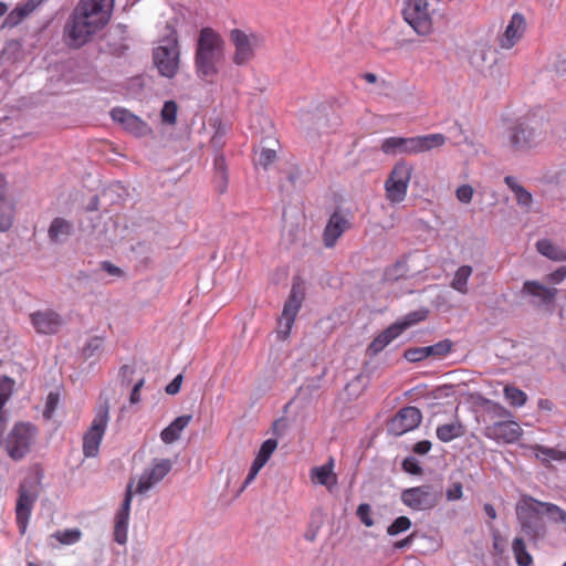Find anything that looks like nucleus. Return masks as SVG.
I'll return each instance as SVG.
<instances>
[{"label": "nucleus", "instance_id": "nucleus-1", "mask_svg": "<svg viewBox=\"0 0 566 566\" xmlns=\"http://www.w3.org/2000/svg\"><path fill=\"white\" fill-rule=\"evenodd\" d=\"M114 0H80L71 13L64 33L71 46L86 44L109 21Z\"/></svg>", "mask_w": 566, "mask_h": 566}, {"label": "nucleus", "instance_id": "nucleus-2", "mask_svg": "<svg viewBox=\"0 0 566 566\" xmlns=\"http://www.w3.org/2000/svg\"><path fill=\"white\" fill-rule=\"evenodd\" d=\"M172 469L169 459L154 460L151 467L145 469L137 480L132 479L126 488L124 501L115 516V539L119 544L127 541V527L130 504L134 494H146L158 484Z\"/></svg>", "mask_w": 566, "mask_h": 566}, {"label": "nucleus", "instance_id": "nucleus-3", "mask_svg": "<svg viewBox=\"0 0 566 566\" xmlns=\"http://www.w3.org/2000/svg\"><path fill=\"white\" fill-rule=\"evenodd\" d=\"M224 56V41L212 28H202L195 51V71L199 78L211 82Z\"/></svg>", "mask_w": 566, "mask_h": 566}, {"label": "nucleus", "instance_id": "nucleus-4", "mask_svg": "<svg viewBox=\"0 0 566 566\" xmlns=\"http://www.w3.org/2000/svg\"><path fill=\"white\" fill-rule=\"evenodd\" d=\"M446 136L440 133L415 137H388L382 140L380 149L390 156L417 155L439 148L446 144Z\"/></svg>", "mask_w": 566, "mask_h": 566}, {"label": "nucleus", "instance_id": "nucleus-5", "mask_svg": "<svg viewBox=\"0 0 566 566\" xmlns=\"http://www.w3.org/2000/svg\"><path fill=\"white\" fill-rule=\"evenodd\" d=\"M546 138V130L538 119L525 118L510 127L507 145L515 153H527L537 148Z\"/></svg>", "mask_w": 566, "mask_h": 566}, {"label": "nucleus", "instance_id": "nucleus-6", "mask_svg": "<svg viewBox=\"0 0 566 566\" xmlns=\"http://www.w3.org/2000/svg\"><path fill=\"white\" fill-rule=\"evenodd\" d=\"M541 504H543L542 501L530 495H523L515 507L522 530L534 539L546 534V526L542 518L544 510Z\"/></svg>", "mask_w": 566, "mask_h": 566}, {"label": "nucleus", "instance_id": "nucleus-7", "mask_svg": "<svg viewBox=\"0 0 566 566\" xmlns=\"http://www.w3.org/2000/svg\"><path fill=\"white\" fill-rule=\"evenodd\" d=\"M109 421V403L105 398L95 410V416L83 436V453L86 458L98 454L99 446Z\"/></svg>", "mask_w": 566, "mask_h": 566}, {"label": "nucleus", "instance_id": "nucleus-8", "mask_svg": "<svg viewBox=\"0 0 566 566\" xmlns=\"http://www.w3.org/2000/svg\"><path fill=\"white\" fill-rule=\"evenodd\" d=\"M230 41L233 45L231 61L237 66L248 65L255 57L256 50L263 43L261 35L241 29L230 31Z\"/></svg>", "mask_w": 566, "mask_h": 566}, {"label": "nucleus", "instance_id": "nucleus-9", "mask_svg": "<svg viewBox=\"0 0 566 566\" xmlns=\"http://www.w3.org/2000/svg\"><path fill=\"white\" fill-rule=\"evenodd\" d=\"M154 63L161 76L172 78L179 70L180 50L176 31L171 30V36L167 38L166 43L154 49Z\"/></svg>", "mask_w": 566, "mask_h": 566}, {"label": "nucleus", "instance_id": "nucleus-10", "mask_svg": "<svg viewBox=\"0 0 566 566\" xmlns=\"http://www.w3.org/2000/svg\"><path fill=\"white\" fill-rule=\"evenodd\" d=\"M412 171V165L407 161L401 160L395 164L384 185L386 199L390 203L398 205L406 199Z\"/></svg>", "mask_w": 566, "mask_h": 566}, {"label": "nucleus", "instance_id": "nucleus-11", "mask_svg": "<svg viewBox=\"0 0 566 566\" xmlns=\"http://www.w3.org/2000/svg\"><path fill=\"white\" fill-rule=\"evenodd\" d=\"M36 429L30 423H17L6 440L7 452L13 460H21L30 451Z\"/></svg>", "mask_w": 566, "mask_h": 566}, {"label": "nucleus", "instance_id": "nucleus-12", "mask_svg": "<svg viewBox=\"0 0 566 566\" xmlns=\"http://www.w3.org/2000/svg\"><path fill=\"white\" fill-rule=\"evenodd\" d=\"M440 500L441 491L430 484L409 488L401 493V502L415 511L432 510Z\"/></svg>", "mask_w": 566, "mask_h": 566}, {"label": "nucleus", "instance_id": "nucleus-13", "mask_svg": "<svg viewBox=\"0 0 566 566\" xmlns=\"http://www.w3.org/2000/svg\"><path fill=\"white\" fill-rule=\"evenodd\" d=\"M403 18L418 34L426 35L432 30V11L427 0H407Z\"/></svg>", "mask_w": 566, "mask_h": 566}, {"label": "nucleus", "instance_id": "nucleus-14", "mask_svg": "<svg viewBox=\"0 0 566 566\" xmlns=\"http://www.w3.org/2000/svg\"><path fill=\"white\" fill-rule=\"evenodd\" d=\"M303 297L304 295L302 291L294 284L279 319L277 337L280 339L285 340L290 336L295 317L301 308Z\"/></svg>", "mask_w": 566, "mask_h": 566}, {"label": "nucleus", "instance_id": "nucleus-15", "mask_svg": "<svg viewBox=\"0 0 566 566\" xmlns=\"http://www.w3.org/2000/svg\"><path fill=\"white\" fill-rule=\"evenodd\" d=\"M483 434L497 443H514L522 437L523 430L516 421L510 418L485 426Z\"/></svg>", "mask_w": 566, "mask_h": 566}, {"label": "nucleus", "instance_id": "nucleus-16", "mask_svg": "<svg viewBox=\"0 0 566 566\" xmlns=\"http://www.w3.org/2000/svg\"><path fill=\"white\" fill-rule=\"evenodd\" d=\"M111 116L123 129L137 137H145L153 134L151 127L145 120L126 108H114L111 112Z\"/></svg>", "mask_w": 566, "mask_h": 566}, {"label": "nucleus", "instance_id": "nucleus-17", "mask_svg": "<svg viewBox=\"0 0 566 566\" xmlns=\"http://www.w3.org/2000/svg\"><path fill=\"white\" fill-rule=\"evenodd\" d=\"M422 420L421 411L416 407H405L391 419L388 431L394 436H402L403 433L416 429Z\"/></svg>", "mask_w": 566, "mask_h": 566}, {"label": "nucleus", "instance_id": "nucleus-18", "mask_svg": "<svg viewBox=\"0 0 566 566\" xmlns=\"http://www.w3.org/2000/svg\"><path fill=\"white\" fill-rule=\"evenodd\" d=\"M452 346L450 339H443L431 346L408 348L405 350L403 357L411 363L421 361L430 356L442 358L451 352Z\"/></svg>", "mask_w": 566, "mask_h": 566}, {"label": "nucleus", "instance_id": "nucleus-19", "mask_svg": "<svg viewBox=\"0 0 566 566\" xmlns=\"http://www.w3.org/2000/svg\"><path fill=\"white\" fill-rule=\"evenodd\" d=\"M526 29V21L522 13L515 12L506 25L504 32L499 36L501 49H512L523 36Z\"/></svg>", "mask_w": 566, "mask_h": 566}, {"label": "nucleus", "instance_id": "nucleus-20", "mask_svg": "<svg viewBox=\"0 0 566 566\" xmlns=\"http://www.w3.org/2000/svg\"><path fill=\"white\" fill-rule=\"evenodd\" d=\"M36 494L31 492L24 484H20L19 497L15 506L17 523L21 534L27 531L28 522L33 509Z\"/></svg>", "mask_w": 566, "mask_h": 566}, {"label": "nucleus", "instance_id": "nucleus-21", "mask_svg": "<svg viewBox=\"0 0 566 566\" xmlns=\"http://www.w3.org/2000/svg\"><path fill=\"white\" fill-rule=\"evenodd\" d=\"M31 323L40 334H54L62 326L61 316L51 310L36 311L30 315Z\"/></svg>", "mask_w": 566, "mask_h": 566}, {"label": "nucleus", "instance_id": "nucleus-22", "mask_svg": "<svg viewBox=\"0 0 566 566\" xmlns=\"http://www.w3.org/2000/svg\"><path fill=\"white\" fill-rule=\"evenodd\" d=\"M347 229L349 221L338 212L333 213L323 232L324 245L333 248Z\"/></svg>", "mask_w": 566, "mask_h": 566}, {"label": "nucleus", "instance_id": "nucleus-23", "mask_svg": "<svg viewBox=\"0 0 566 566\" xmlns=\"http://www.w3.org/2000/svg\"><path fill=\"white\" fill-rule=\"evenodd\" d=\"M335 461L329 458L328 461L322 465L314 467L310 470V479L313 484L323 485L328 491H332L337 485V475L334 472Z\"/></svg>", "mask_w": 566, "mask_h": 566}, {"label": "nucleus", "instance_id": "nucleus-24", "mask_svg": "<svg viewBox=\"0 0 566 566\" xmlns=\"http://www.w3.org/2000/svg\"><path fill=\"white\" fill-rule=\"evenodd\" d=\"M522 293L536 298L537 305H548L555 301L558 291L538 281L528 280L523 283Z\"/></svg>", "mask_w": 566, "mask_h": 566}, {"label": "nucleus", "instance_id": "nucleus-25", "mask_svg": "<svg viewBox=\"0 0 566 566\" xmlns=\"http://www.w3.org/2000/svg\"><path fill=\"white\" fill-rule=\"evenodd\" d=\"M399 335H401V328L395 324H391L373 339L368 346V353L371 356L379 354Z\"/></svg>", "mask_w": 566, "mask_h": 566}, {"label": "nucleus", "instance_id": "nucleus-26", "mask_svg": "<svg viewBox=\"0 0 566 566\" xmlns=\"http://www.w3.org/2000/svg\"><path fill=\"white\" fill-rule=\"evenodd\" d=\"M73 232V223L64 218H54L49 227L48 237L53 243L64 242Z\"/></svg>", "mask_w": 566, "mask_h": 566}, {"label": "nucleus", "instance_id": "nucleus-27", "mask_svg": "<svg viewBox=\"0 0 566 566\" xmlns=\"http://www.w3.org/2000/svg\"><path fill=\"white\" fill-rule=\"evenodd\" d=\"M190 421V415H184L176 418L167 428L161 431V440L167 444L174 443L180 438L182 430L189 424Z\"/></svg>", "mask_w": 566, "mask_h": 566}, {"label": "nucleus", "instance_id": "nucleus-28", "mask_svg": "<svg viewBox=\"0 0 566 566\" xmlns=\"http://www.w3.org/2000/svg\"><path fill=\"white\" fill-rule=\"evenodd\" d=\"M504 182L506 186L511 189V191L515 196L516 203L526 209L530 210V208L533 205V196L531 192H528L513 176H506L504 178Z\"/></svg>", "mask_w": 566, "mask_h": 566}, {"label": "nucleus", "instance_id": "nucleus-29", "mask_svg": "<svg viewBox=\"0 0 566 566\" xmlns=\"http://www.w3.org/2000/svg\"><path fill=\"white\" fill-rule=\"evenodd\" d=\"M36 4L32 1L15 7L3 20L1 29L14 28L31 12L34 11Z\"/></svg>", "mask_w": 566, "mask_h": 566}, {"label": "nucleus", "instance_id": "nucleus-30", "mask_svg": "<svg viewBox=\"0 0 566 566\" xmlns=\"http://www.w3.org/2000/svg\"><path fill=\"white\" fill-rule=\"evenodd\" d=\"M437 438L442 442H450L464 434V427L459 420L450 423H443L437 427Z\"/></svg>", "mask_w": 566, "mask_h": 566}, {"label": "nucleus", "instance_id": "nucleus-31", "mask_svg": "<svg viewBox=\"0 0 566 566\" xmlns=\"http://www.w3.org/2000/svg\"><path fill=\"white\" fill-rule=\"evenodd\" d=\"M473 273L471 265H461L454 272V275L450 282V286L458 293L465 295L469 293L468 282Z\"/></svg>", "mask_w": 566, "mask_h": 566}, {"label": "nucleus", "instance_id": "nucleus-32", "mask_svg": "<svg viewBox=\"0 0 566 566\" xmlns=\"http://www.w3.org/2000/svg\"><path fill=\"white\" fill-rule=\"evenodd\" d=\"M82 537V532L80 528H66L60 530L55 533L51 534L48 543L50 546L55 547L53 541H56L60 545H73L77 543Z\"/></svg>", "mask_w": 566, "mask_h": 566}, {"label": "nucleus", "instance_id": "nucleus-33", "mask_svg": "<svg viewBox=\"0 0 566 566\" xmlns=\"http://www.w3.org/2000/svg\"><path fill=\"white\" fill-rule=\"evenodd\" d=\"M536 249L542 255L553 261H566V251L553 244L547 239L538 240L536 242Z\"/></svg>", "mask_w": 566, "mask_h": 566}, {"label": "nucleus", "instance_id": "nucleus-34", "mask_svg": "<svg viewBox=\"0 0 566 566\" xmlns=\"http://www.w3.org/2000/svg\"><path fill=\"white\" fill-rule=\"evenodd\" d=\"M490 46L488 43H475L470 50V63L475 69H482L489 59Z\"/></svg>", "mask_w": 566, "mask_h": 566}, {"label": "nucleus", "instance_id": "nucleus-35", "mask_svg": "<svg viewBox=\"0 0 566 566\" xmlns=\"http://www.w3.org/2000/svg\"><path fill=\"white\" fill-rule=\"evenodd\" d=\"M504 397L509 401V403L513 407L520 408L523 407L527 401V395L521 390L520 388L506 385L504 387Z\"/></svg>", "mask_w": 566, "mask_h": 566}, {"label": "nucleus", "instance_id": "nucleus-36", "mask_svg": "<svg viewBox=\"0 0 566 566\" xmlns=\"http://www.w3.org/2000/svg\"><path fill=\"white\" fill-rule=\"evenodd\" d=\"M13 221V207L9 201H3V195L0 193V232L9 230Z\"/></svg>", "mask_w": 566, "mask_h": 566}, {"label": "nucleus", "instance_id": "nucleus-37", "mask_svg": "<svg viewBox=\"0 0 566 566\" xmlns=\"http://www.w3.org/2000/svg\"><path fill=\"white\" fill-rule=\"evenodd\" d=\"M512 548L518 566H530L532 564V556L526 551L525 543L522 538L516 537L513 542Z\"/></svg>", "mask_w": 566, "mask_h": 566}, {"label": "nucleus", "instance_id": "nucleus-38", "mask_svg": "<svg viewBox=\"0 0 566 566\" xmlns=\"http://www.w3.org/2000/svg\"><path fill=\"white\" fill-rule=\"evenodd\" d=\"M541 507L544 510V514L554 523L566 524V511L558 505L549 502H543Z\"/></svg>", "mask_w": 566, "mask_h": 566}, {"label": "nucleus", "instance_id": "nucleus-39", "mask_svg": "<svg viewBox=\"0 0 566 566\" xmlns=\"http://www.w3.org/2000/svg\"><path fill=\"white\" fill-rule=\"evenodd\" d=\"M277 448V440L275 439H268L265 440L261 447L260 450L254 459L255 462H259L263 467L265 463L270 460L271 455Z\"/></svg>", "mask_w": 566, "mask_h": 566}, {"label": "nucleus", "instance_id": "nucleus-40", "mask_svg": "<svg viewBox=\"0 0 566 566\" xmlns=\"http://www.w3.org/2000/svg\"><path fill=\"white\" fill-rule=\"evenodd\" d=\"M428 315L427 310H420L416 312H411L405 316L401 322L394 323L396 326L401 328V333L412 325L423 321Z\"/></svg>", "mask_w": 566, "mask_h": 566}, {"label": "nucleus", "instance_id": "nucleus-41", "mask_svg": "<svg viewBox=\"0 0 566 566\" xmlns=\"http://www.w3.org/2000/svg\"><path fill=\"white\" fill-rule=\"evenodd\" d=\"M485 410L491 415L492 419L497 418L500 420H506L512 418L511 411H509L505 407L500 405L499 402L486 400Z\"/></svg>", "mask_w": 566, "mask_h": 566}, {"label": "nucleus", "instance_id": "nucleus-42", "mask_svg": "<svg viewBox=\"0 0 566 566\" xmlns=\"http://www.w3.org/2000/svg\"><path fill=\"white\" fill-rule=\"evenodd\" d=\"M14 380L8 376L0 377V411L12 395Z\"/></svg>", "mask_w": 566, "mask_h": 566}, {"label": "nucleus", "instance_id": "nucleus-43", "mask_svg": "<svg viewBox=\"0 0 566 566\" xmlns=\"http://www.w3.org/2000/svg\"><path fill=\"white\" fill-rule=\"evenodd\" d=\"M178 105L174 101L165 102L160 112L161 120L168 125H175L177 122Z\"/></svg>", "mask_w": 566, "mask_h": 566}, {"label": "nucleus", "instance_id": "nucleus-44", "mask_svg": "<svg viewBox=\"0 0 566 566\" xmlns=\"http://www.w3.org/2000/svg\"><path fill=\"white\" fill-rule=\"evenodd\" d=\"M535 452L536 458H541V455H545L555 461L564 460V450H558L556 448H547L544 446L536 444L532 448Z\"/></svg>", "mask_w": 566, "mask_h": 566}, {"label": "nucleus", "instance_id": "nucleus-45", "mask_svg": "<svg viewBox=\"0 0 566 566\" xmlns=\"http://www.w3.org/2000/svg\"><path fill=\"white\" fill-rule=\"evenodd\" d=\"M411 526V521L407 516L397 517L387 528V533L391 536L398 535Z\"/></svg>", "mask_w": 566, "mask_h": 566}, {"label": "nucleus", "instance_id": "nucleus-46", "mask_svg": "<svg viewBox=\"0 0 566 566\" xmlns=\"http://www.w3.org/2000/svg\"><path fill=\"white\" fill-rule=\"evenodd\" d=\"M214 170H216L218 178L220 179V181L222 184L221 191H223L226 188L227 181H228V176H227L226 159L222 155H218L214 158Z\"/></svg>", "mask_w": 566, "mask_h": 566}, {"label": "nucleus", "instance_id": "nucleus-47", "mask_svg": "<svg viewBox=\"0 0 566 566\" xmlns=\"http://www.w3.org/2000/svg\"><path fill=\"white\" fill-rule=\"evenodd\" d=\"M357 517L360 520V522L367 526L371 527L374 525V521L371 518V507L367 503H363L357 507L356 511Z\"/></svg>", "mask_w": 566, "mask_h": 566}, {"label": "nucleus", "instance_id": "nucleus-48", "mask_svg": "<svg viewBox=\"0 0 566 566\" xmlns=\"http://www.w3.org/2000/svg\"><path fill=\"white\" fill-rule=\"evenodd\" d=\"M462 496H463V486H462L461 482H453L446 490V497L450 502L461 500Z\"/></svg>", "mask_w": 566, "mask_h": 566}, {"label": "nucleus", "instance_id": "nucleus-49", "mask_svg": "<svg viewBox=\"0 0 566 566\" xmlns=\"http://www.w3.org/2000/svg\"><path fill=\"white\" fill-rule=\"evenodd\" d=\"M457 199L462 203H469L473 197V188L470 185H462L455 191Z\"/></svg>", "mask_w": 566, "mask_h": 566}, {"label": "nucleus", "instance_id": "nucleus-50", "mask_svg": "<svg viewBox=\"0 0 566 566\" xmlns=\"http://www.w3.org/2000/svg\"><path fill=\"white\" fill-rule=\"evenodd\" d=\"M263 468L262 464H260L259 462H255L253 461L252 464H251V468H250V471L241 486V489L239 490V494L241 492H243V490L250 484L252 483V481H254V479L256 478L258 473L260 472V470Z\"/></svg>", "mask_w": 566, "mask_h": 566}, {"label": "nucleus", "instance_id": "nucleus-51", "mask_svg": "<svg viewBox=\"0 0 566 566\" xmlns=\"http://www.w3.org/2000/svg\"><path fill=\"white\" fill-rule=\"evenodd\" d=\"M276 158V153L272 149H262L259 155L258 164L266 168Z\"/></svg>", "mask_w": 566, "mask_h": 566}, {"label": "nucleus", "instance_id": "nucleus-52", "mask_svg": "<svg viewBox=\"0 0 566 566\" xmlns=\"http://www.w3.org/2000/svg\"><path fill=\"white\" fill-rule=\"evenodd\" d=\"M57 403H59V395L54 394V392H50L46 397L45 410H44V416L46 418H51Z\"/></svg>", "mask_w": 566, "mask_h": 566}, {"label": "nucleus", "instance_id": "nucleus-53", "mask_svg": "<svg viewBox=\"0 0 566 566\" xmlns=\"http://www.w3.org/2000/svg\"><path fill=\"white\" fill-rule=\"evenodd\" d=\"M402 469L410 474H420L422 472L421 467L415 458H407L402 462Z\"/></svg>", "mask_w": 566, "mask_h": 566}, {"label": "nucleus", "instance_id": "nucleus-54", "mask_svg": "<svg viewBox=\"0 0 566 566\" xmlns=\"http://www.w3.org/2000/svg\"><path fill=\"white\" fill-rule=\"evenodd\" d=\"M406 274V264L405 263H397L392 269H389L386 272V276L388 280H397L400 276H403Z\"/></svg>", "mask_w": 566, "mask_h": 566}, {"label": "nucleus", "instance_id": "nucleus-55", "mask_svg": "<svg viewBox=\"0 0 566 566\" xmlns=\"http://www.w3.org/2000/svg\"><path fill=\"white\" fill-rule=\"evenodd\" d=\"M182 375L179 374L177 375L165 388V391L168 394V395H176L179 392L180 390V387H181V384H182Z\"/></svg>", "mask_w": 566, "mask_h": 566}, {"label": "nucleus", "instance_id": "nucleus-56", "mask_svg": "<svg viewBox=\"0 0 566 566\" xmlns=\"http://www.w3.org/2000/svg\"><path fill=\"white\" fill-rule=\"evenodd\" d=\"M566 277V268L562 266L548 275L551 282L558 284Z\"/></svg>", "mask_w": 566, "mask_h": 566}, {"label": "nucleus", "instance_id": "nucleus-57", "mask_svg": "<svg viewBox=\"0 0 566 566\" xmlns=\"http://www.w3.org/2000/svg\"><path fill=\"white\" fill-rule=\"evenodd\" d=\"M392 91V85L390 82L380 78L378 83L376 84V92L378 94L388 95Z\"/></svg>", "mask_w": 566, "mask_h": 566}, {"label": "nucleus", "instance_id": "nucleus-58", "mask_svg": "<svg viewBox=\"0 0 566 566\" xmlns=\"http://www.w3.org/2000/svg\"><path fill=\"white\" fill-rule=\"evenodd\" d=\"M431 442L428 440L419 441L415 444L413 451L418 454H426L431 449Z\"/></svg>", "mask_w": 566, "mask_h": 566}, {"label": "nucleus", "instance_id": "nucleus-59", "mask_svg": "<svg viewBox=\"0 0 566 566\" xmlns=\"http://www.w3.org/2000/svg\"><path fill=\"white\" fill-rule=\"evenodd\" d=\"M102 269L107 272L109 275L113 276H120L122 270L117 268L116 265L112 264L111 262H103Z\"/></svg>", "mask_w": 566, "mask_h": 566}, {"label": "nucleus", "instance_id": "nucleus-60", "mask_svg": "<svg viewBox=\"0 0 566 566\" xmlns=\"http://www.w3.org/2000/svg\"><path fill=\"white\" fill-rule=\"evenodd\" d=\"M556 73L559 77L566 80V56L560 57L555 65Z\"/></svg>", "mask_w": 566, "mask_h": 566}, {"label": "nucleus", "instance_id": "nucleus-61", "mask_svg": "<svg viewBox=\"0 0 566 566\" xmlns=\"http://www.w3.org/2000/svg\"><path fill=\"white\" fill-rule=\"evenodd\" d=\"M537 406L543 411H552L554 409V403L549 399H539Z\"/></svg>", "mask_w": 566, "mask_h": 566}, {"label": "nucleus", "instance_id": "nucleus-62", "mask_svg": "<svg viewBox=\"0 0 566 566\" xmlns=\"http://www.w3.org/2000/svg\"><path fill=\"white\" fill-rule=\"evenodd\" d=\"M484 512L485 514L491 518V520H495L496 518V511L494 509V506L492 504H485L484 505Z\"/></svg>", "mask_w": 566, "mask_h": 566}, {"label": "nucleus", "instance_id": "nucleus-63", "mask_svg": "<svg viewBox=\"0 0 566 566\" xmlns=\"http://www.w3.org/2000/svg\"><path fill=\"white\" fill-rule=\"evenodd\" d=\"M363 78L369 84H377L380 78L374 73H365L363 74Z\"/></svg>", "mask_w": 566, "mask_h": 566}, {"label": "nucleus", "instance_id": "nucleus-64", "mask_svg": "<svg viewBox=\"0 0 566 566\" xmlns=\"http://www.w3.org/2000/svg\"><path fill=\"white\" fill-rule=\"evenodd\" d=\"M129 400H130V403H133V405L139 402L140 401L139 392L135 391V390H132Z\"/></svg>", "mask_w": 566, "mask_h": 566}]
</instances>
